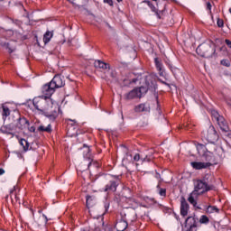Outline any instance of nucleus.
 I'll use <instances>...</instances> for the list:
<instances>
[{
  "label": "nucleus",
  "instance_id": "obj_1",
  "mask_svg": "<svg viewBox=\"0 0 231 231\" xmlns=\"http://www.w3.org/2000/svg\"><path fill=\"white\" fill-rule=\"evenodd\" d=\"M32 104L35 109L41 111L51 122H55L61 113L59 104L51 98H45L43 97H34Z\"/></svg>",
  "mask_w": 231,
  "mask_h": 231
},
{
  "label": "nucleus",
  "instance_id": "obj_2",
  "mask_svg": "<svg viewBox=\"0 0 231 231\" xmlns=\"http://www.w3.org/2000/svg\"><path fill=\"white\" fill-rule=\"evenodd\" d=\"M194 190L189 194L188 201L190 205L196 207V205H198V197L200 196V194L207 192V190H210V187H208V181L201 180H196L194 182Z\"/></svg>",
  "mask_w": 231,
  "mask_h": 231
},
{
  "label": "nucleus",
  "instance_id": "obj_3",
  "mask_svg": "<svg viewBox=\"0 0 231 231\" xmlns=\"http://www.w3.org/2000/svg\"><path fill=\"white\" fill-rule=\"evenodd\" d=\"M196 52L200 57L209 59V57H212V55L216 53V45H214L212 42H209L208 43H202L198 46Z\"/></svg>",
  "mask_w": 231,
  "mask_h": 231
},
{
  "label": "nucleus",
  "instance_id": "obj_4",
  "mask_svg": "<svg viewBox=\"0 0 231 231\" xmlns=\"http://www.w3.org/2000/svg\"><path fill=\"white\" fill-rule=\"evenodd\" d=\"M138 80H141V82L143 83L145 82L146 87H143V88H145L146 91L147 89H156V80L154 79V77L152 75L148 74L143 78H141L140 76H138L136 79H133L132 82L134 84H136Z\"/></svg>",
  "mask_w": 231,
  "mask_h": 231
},
{
  "label": "nucleus",
  "instance_id": "obj_5",
  "mask_svg": "<svg viewBox=\"0 0 231 231\" xmlns=\"http://www.w3.org/2000/svg\"><path fill=\"white\" fill-rule=\"evenodd\" d=\"M211 115L212 116H214V118L217 122L221 131H223L224 133H228L230 131V128L228 127V124L226 123V120H225V117L220 116L219 113H217V111L213 110L211 112Z\"/></svg>",
  "mask_w": 231,
  "mask_h": 231
},
{
  "label": "nucleus",
  "instance_id": "obj_6",
  "mask_svg": "<svg viewBox=\"0 0 231 231\" xmlns=\"http://www.w3.org/2000/svg\"><path fill=\"white\" fill-rule=\"evenodd\" d=\"M197 151L199 156L204 158L205 162H214V155L207 150V146H205V144L198 143Z\"/></svg>",
  "mask_w": 231,
  "mask_h": 231
},
{
  "label": "nucleus",
  "instance_id": "obj_7",
  "mask_svg": "<svg viewBox=\"0 0 231 231\" xmlns=\"http://www.w3.org/2000/svg\"><path fill=\"white\" fill-rule=\"evenodd\" d=\"M143 92L146 93L145 88H134L132 91L125 95V100H133L134 98H142Z\"/></svg>",
  "mask_w": 231,
  "mask_h": 231
},
{
  "label": "nucleus",
  "instance_id": "obj_8",
  "mask_svg": "<svg viewBox=\"0 0 231 231\" xmlns=\"http://www.w3.org/2000/svg\"><path fill=\"white\" fill-rule=\"evenodd\" d=\"M204 138L209 142V143H215L217 142L219 135H217V132H216V128L213 125H210L208 129L204 132Z\"/></svg>",
  "mask_w": 231,
  "mask_h": 231
},
{
  "label": "nucleus",
  "instance_id": "obj_9",
  "mask_svg": "<svg viewBox=\"0 0 231 231\" xmlns=\"http://www.w3.org/2000/svg\"><path fill=\"white\" fill-rule=\"evenodd\" d=\"M185 226L187 231H198V218L194 217H189L186 219Z\"/></svg>",
  "mask_w": 231,
  "mask_h": 231
},
{
  "label": "nucleus",
  "instance_id": "obj_10",
  "mask_svg": "<svg viewBox=\"0 0 231 231\" xmlns=\"http://www.w3.org/2000/svg\"><path fill=\"white\" fill-rule=\"evenodd\" d=\"M52 88L54 89H59V88H64L66 82L64 81V77L60 75H56L51 81Z\"/></svg>",
  "mask_w": 231,
  "mask_h": 231
},
{
  "label": "nucleus",
  "instance_id": "obj_11",
  "mask_svg": "<svg viewBox=\"0 0 231 231\" xmlns=\"http://www.w3.org/2000/svg\"><path fill=\"white\" fill-rule=\"evenodd\" d=\"M83 158L85 159V162H88L87 169H89L93 163V156L91 155V150L89 149V146L86 144L83 146Z\"/></svg>",
  "mask_w": 231,
  "mask_h": 231
},
{
  "label": "nucleus",
  "instance_id": "obj_12",
  "mask_svg": "<svg viewBox=\"0 0 231 231\" xmlns=\"http://www.w3.org/2000/svg\"><path fill=\"white\" fill-rule=\"evenodd\" d=\"M42 95H45L44 97L42 96L43 98H51V95L55 93V88L53 85H51V82L45 84L42 88Z\"/></svg>",
  "mask_w": 231,
  "mask_h": 231
},
{
  "label": "nucleus",
  "instance_id": "obj_13",
  "mask_svg": "<svg viewBox=\"0 0 231 231\" xmlns=\"http://www.w3.org/2000/svg\"><path fill=\"white\" fill-rule=\"evenodd\" d=\"M134 219H136V217H134ZM134 219H131L129 217L125 219H121L116 224V228L117 231H125L127 229L128 221H134Z\"/></svg>",
  "mask_w": 231,
  "mask_h": 231
},
{
  "label": "nucleus",
  "instance_id": "obj_14",
  "mask_svg": "<svg viewBox=\"0 0 231 231\" xmlns=\"http://www.w3.org/2000/svg\"><path fill=\"white\" fill-rule=\"evenodd\" d=\"M0 45L5 48V50H8L9 53H14L17 50V42L15 41H10L7 43L0 42Z\"/></svg>",
  "mask_w": 231,
  "mask_h": 231
},
{
  "label": "nucleus",
  "instance_id": "obj_15",
  "mask_svg": "<svg viewBox=\"0 0 231 231\" xmlns=\"http://www.w3.org/2000/svg\"><path fill=\"white\" fill-rule=\"evenodd\" d=\"M212 162H191V166L193 169H196L197 171H199L201 169H208V167H211Z\"/></svg>",
  "mask_w": 231,
  "mask_h": 231
},
{
  "label": "nucleus",
  "instance_id": "obj_16",
  "mask_svg": "<svg viewBox=\"0 0 231 231\" xmlns=\"http://www.w3.org/2000/svg\"><path fill=\"white\" fill-rule=\"evenodd\" d=\"M93 231H112L111 227L105 226L104 222H98L96 220L94 226H92Z\"/></svg>",
  "mask_w": 231,
  "mask_h": 231
},
{
  "label": "nucleus",
  "instance_id": "obj_17",
  "mask_svg": "<svg viewBox=\"0 0 231 231\" xmlns=\"http://www.w3.org/2000/svg\"><path fill=\"white\" fill-rule=\"evenodd\" d=\"M135 113H149L151 111V106L147 103H142L134 106Z\"/></svg>",
  "mask_w": 231,
  "mask_h": 231
},
{
  "label": "nucleus",
  "instance_id": "obj_18",
  "mask_svg": "<svg viewBox=\"0 0 231 231\" xmlns=\"http://www.w3.org/2000/svg\"><path fill=\"white\" fill-rule=\"evenodd\" d=\"M189 214V203H187V200L181 197L180 199V215L185 217Z\"/></svg>",
  "mask_w": 231,
  "mask_h": 231
},
{
  "label": "nucleus",
  "instance_id": "obj_19",
  "mask_svg": "<svg viewBox=\"0 0 231 231\" xmlns=\"http://www.w3.org/2000/svg\"><path fill=\"white\" fill-rule=\"evenodd\" d=\"M118 180L117 181H113L111 180L108 184L106 185L104 189V192H109L111 190L112 192L116 191V188L118 187Z\"/></svg>",
  "mask_w": 231,
  "mask_h": 231
},
{
  "label": "nucleus",
  "instance_id": "obj_20",
  "mask_svg": "<svg viewBox=\"0 0 231 231\" xmlns=\"http://www.w3.org/2000/svg\"><path fill=\"white\" fill-rule=\"evenodd\" d=\"M10 108L6 105H2L1 106V115L4 122L10 116Z\"/></svg>",
  "mask_w": 231,
  "mask_h": 231
},
{
  "label": "nucleus",
  "instance_id": "obj_21",
  "mask_svg": "<svg viewBox=\"0 0 231 231\" xmlns=\"http://www.w3.org/2000/svg\"><path fill=\"white\" fill-rule=\"evenodd\" d=\"M17 128L18 129H26V127H28V125H30V123L27 121L26 118L24 117H20L18 119V123H17Z\"/></svg>",
  "mask_w": 231,
  "mask_h": 231
},
{
  "label": "nucleus",
  "instance_id": "obj_22",
  "mask_svg": "<svg viewBox=\"0 0 231 231\" xmlns=\"http://www.w3.org/2000/svg\"><path fill=\"white\" fill-rule=\"evenodd\" d=\"M143 3H146V5H148V6L151 8L152 12H153L158 19H161L160 14H163V10H158L152 4H151L150 1H144Z\"/></svg>",
  "mask_w": 231,
  "mask_h": 231
},
{
  "label": "nucleus",
  "instance_id": "obj_23",
  "mask_svg": "<svg viewBox=\"0 0 231 231\" xmlns=\"http://www.w3.org/2000/svg\"><path fill=\"white\" fill-rule=\"evenodd\" d=\"M95 68H97L99 69H109V64L103 62L101 60H96L94 62Z\"/></svg>",
  "mask_w": 231,
  "mask_h": 231
},
{
  "label": "nucleus",
  "instance_id": "obj_24",
  "mask_svg": "<svg viewBox=\"0 0 231 231\" xmlns=\"http://www.w3.org/2000/svg\"><path fill=\"white\" fill-rule=\"evenodd\" d=\"M51 37H53V32L47 31L45 32V34L43 35V42L45 44H48V42H50V41H51Z\"/></svg>",
  "mask_w": 231,
  "mask_h": 231
},
{
  "label": "nucleus",
  "instance_id": "obj_25",
  "mask_svg": "<svg viewBox=\"0 0 231 231\" xmlns=\"http://www.w3.org/2000/svg\"><path fill=\"white\" fill-rule=\"evenodd\" d=\"M38 131L41 133H51V125H48L47 126L40 125Z\"/></svg>",
  "mask_w": 231,
  "mask_h": 231
},
{
  "label": "nucleus",
  "instance_id": "obj_26",
  "mask_svg": "<svg viewBox=\"0 0 231 231\" xmlns=\"http://www.w3.org/2000/svg\"><path fill=\"white\" fill-rule=\"evenodd\" d=\"M86 199H87L88 208H89V207H93V205H95V197H91V196L88 195L86 197Z\"/></svg>",
  "mask_w": 231,
  "mask_h": 231
},
{
  "label": "nucleus",
  "instance_id": "obj_27",
  "mask_svg": "<svg viewBox=\"0 0 231 231\" xmlns=\"http://www.w3.org/2000/svg\"><path fill=\"white\" fill-rule=\"evenodd\" d=\"M207 212L208 214H214V212L217 214L219 212V208H217L216 206H208L207 208Z\"/></svg>",
  "mask_w": 231,
  "mask_h": 231
},
{
  "label": "nucleus",
  "instance_id": "obj_28",
  "mask_svg": "<svg viewBox=\"0 0 231 231\" xmlns=\"http://www.w3.org/2000/svg\"><path fill=\"white\" fill-rule=\"evenodd\" d=\"M154 63H155V66H156L158 71H162L163 69V64H162V61L160 60V59L155 58Z\"/></svg>",
  "mask_w": 231,
  "mask_h": 231
},
{
  "label": "nucleus",
  "instance_id": "obj_29",
  "mask_svg": "<svg viewBox=\"0 0 231 231\" xmlns=\"http://www.w3.org/2000/svg\"><path fill=\"white\" fill-rule=\"evenodd\" d=\"M20 144L22 145V147H23V151H28L30 147V143H28V141L22 139L20 141Z\"/></svg>",
  "mask_w": 231,
  "mask_h": 231
},
{
  "label": "nucleus",
  "instance_id": "obj_30",
  "mask_svg": "<svg viewBox=\"0 0 231 231\" xmlns=\"http://www.w3.org/2000/svg\"><path fill=\"white\" fill-rule=\"evenodd\" d=\"M13 35H14V31L12 30H7L3 32V37H5V39H10V37H12Z\"/></svg>",
  "mask_w": 231,
  "mask_h": 231
},
{
  "label": "nucleus",
  "instance_id": "obj_31",
  "mask_svg": "<svg viewBox=\"0 0 231 231\" xmlns=\"http://www.w3.org/2000/svg\"><path fill=\"white\" fill-rule=\"evenodd\" d=\"M209 219L208 217L202 215L199 218V223L207 225L208 223Z\"/></svg>",
  "mask_w": 231,
  "mask_h": 231
},
{
  "label": "nucleus",
  "instance_id": "obj_32",
  "mask_svg": "<svg viewBox=\"0 0 231 231\" xmlns=\"http://www.w3.org/2000/svg\"><path fill=\"white\" fill-rule=\"evenodd\" d=\"M1 133H3L4 134H12V133L10 132V130H8V126H4L0 129Z\"/></svg>",
  "mask_w": 231,
  "mask_h": 231
},
{
  "label": "nucleus",
  "instance_id": "obj_33",
  "mask_svg": "<svg viewBox=\"0 0 231 231\" xmlns=\"http://www.w3.org/2000/svg\"><path fill=\"white\" fill-rule=\"evenodd\" d=\"M68 1H69V3L73 5V6H75V8H78V10H82V8H84L82 5H79L75 4V2H73V0H68Z\"/></svg>",
  "mask_w": 231,
  "mask_h": 231
},
{
  "label": "nucleus",
  "instance_id": "obj_34",
  "mask_svg": "<svg viewBox=\"0 0 231 231\" xmlns=\"http://www.w3.org/2000/svg\"><path fill=\"white\" fill-rule=\"evenodd\" d=\"M221 64H222V66H226V68H230V61L228 60H222Z\"/></svg>",
  "mask_w": 231,
  "mask_h": 231
},
{
  "label": "nucleus",
  "instance_id": "obj_35",
  "mask_svg": "<svg viewBox=\"0 0 231 231\" xmlns=\"http://www.w3.org/2000/svg\"><path fill=\"white\" fill-rule=\"evenodd\" d=\"M217 24L218 28H223V26H225V22H223V20L217 18Z\"/></svg>",
  "mask_w": 231,
  "mask_h": 231
},
{
  "label": "nucleus",
  "instance_id": "obj_36",
  "mask_svg": "<svg viewBox=\"0 0 231 231\" xmlns=\"http://www.w3.org/2000/svg\"><path fill=\"white\" fill-rule=\"evenodd\" d=\"M69 125H77V120L67 119Z\"/></svg>",
  "mask_w": 231,
  "mask_h": 231
},
{
  "label": "nucleus",
  "instance_id": "obj_37",
  "mask_svg": "<svg viewBox=\"0 0 231 231\" xmlns=\"http://www.w3.org/2000/svg\"><path fill=\"white\" fill-rule=\"evenodd\" d=\"M167 190L165 189H160L159 194L160 196H165Z\"/></svg>",
  "mask_w": 231,
  "mask_h": 231
},
{
  "label": "nucleus",
  "instance_id": "obj_38",
  "mask_svg": "<svg viewBox=\"0 0 231 231\" xmlns=\"http://www.w3.org/2000/svg\"><path fill=\"white\" fill-rule=\"evenodd\" d=\"M134 162H140V154L136 153V154L134 156Z\"/></svg>",
  "mask_w": 231,
  "mask_h": 231
},
{
  "label": "nucleus",
  "instance_id": "obj_39",
  "mask_svg": "<svg viewBox=\"0 0 231 231\" xmlns=\"http://www.w3.org/2000/svg\"><path fill=\"white\" fill-rule=\"evenodd\" d=\"M207 10H209V12H212V5L210 4V2L207 3Z\"/></svg>",
  "mask_w": 231,
  "mask_h": 231
},
{
  "label": "nucleus",
  "instance_id": "obj_40",
  "mask_svg": "<svg viewBox=\"0 0 231 231\" xmlns=\"http://www.w3.org/2000/svg\"><path fill=\"white\" fill-rule=\"evenodd\" d=\"M14 198L16 199L17 201V195L14 194V191H11V199L12 201H14Z\"/></svg>",
  "mask_w": 231,
  "mask_h": 231
},
{
  "label": "nucleus",
  "instance_id": "obj_41",
  "mask_svg": "<svg viewBox=\"0 0 231 231\" xmlns=\"http://www.w3.org/2000/svg\"><path fill=\"white\" fill-rule=\"evenodd\" d=\"M104 3H107L110 6H113V0H104Z\"/></svg>",
  "mask_w": 231,
  "mask_h": 231
},
{
  "label": "nucleus",
  "instance_id": "obj_42",
  "mask_svg": "<svg viewBox=\"0 0 231 231\" xmlns=\"http://www.w3.org/2000/svg\"><path fill=\"white\" fill-rule=\"evenodd\" d=\"M226 44L228 46V48H231V41L230 40H226Z\"/></svg>",
  "mask_w": 231,
  "mask_h": 231
},
{
  "label": "nucleus",
  "instance_id": "obj_43",
  "mask_svg": "<svg viewBox=\"0 0 231 231\" xmlns=\"http://www.w3.org/2000/svg\"><path fill=\"white\" fill-rule=\"evenodd\" d=\"M42 218L44 219V224L46 225L48 223V217L46 215H42Z\"/></svg>",
  "mask_w": 231,
  "mask_h": 231
},
{
  "label": "nucleus",
  "instance_id": "obj_44",
  "mask_svg": "<svg viewBox=\"0 0 231 231\" xmlns=\"http://www.w3.org/2000/svg\"><path fill=\"white\" fill-rule=\"evenodd\" d=\"M143 162H151V157L147 156L143 159Z\"/></svg>",
  "mask_w": 231,
  "mask_h": 231
},
{
  "label": "nucleus",
  "instance_id": "obj_45",
  "mask_svg": "<svg viewBox=\"0 0 231 231\" xmlns=\"http://www.w3.org/2000/svg\"><path fill=\"white\" fill-rule=\"evenodd\" d=\"M5 174V169L0 168V176H3Z\"/></svg>",
  "mask_w": 231,
  "mask_h": 231
},
{
  "label": "nucleus",
  "instance_id": "obj_46",
  "mask_svg": "<svg viewBox=\"0 0 231 231\" xmlns=\"http://www.w3.org/2000/svg\"><path fill=\"white\" fill-rule=\"evenodd\" d=\"M98 219H99V221H104V216H100V217H98Z\"/></svg>",
  "mask_w": 231,
  "mask_h": 231
},
{
  "label": "nucleus",
  "instance_id": "obj_47",
  "mask_svg": "<svg viewBox=\"0 0 231 231\" xmlns=\"http://www.w3.org/2000/svg\"><path fill=\"white\" fill-rule=\"evenodd\" d=\"M197 208H199V210L201 209V208L200 207H196Z\"/></svg>",
  "mask_w": 231,
  "mask_h": 231
},
{
  "label": "nucleus",
  "instance_id": "obj_48",
  "mask_svg": "<svg viewBox=\"0 0 231 231\" xmlns=\"http://www.w3.org/2000/svg\"><path fill=\"white\" fill-rule=\"evenodd\" d=\"M122 0H117L118 3H121Z\"/></svg>",
  "mask_w": 231,
  "mask_h": 231
},
{
  "label": "nucleus",
  "instance_id": "obj_49",
  "mask_svg": "<svg viewBox=\"0 0 231 231\" xmlns=\"http://www.w3.org/2000/svg\"><path fill=\"white\" fill-rule=\"evenodd\" d=\"M229 13L231 14V8H229Z\"/></svg>",
  "mask_w": 231,
  "mask_h": 231
},
{
  "label": "nucleus",
  "instance_id": "obj_50",
  "mask_svg": "<svg viewBox=\"0 0 231 231\" xmlns=\"http://www.w3.org/2000/svg\"><path fill=\"white\" fill-rule=\"evenodd\" d=\"M160 176V174H157L156 178H158Z\"/></svg>",
  "mask_w": 231,
  "mask_h": 231
},
{
  "label": "nucleus",
  "instance_id": "obj_51",
  "mask_svg": "<svg viewBox=\"0 0 231 231\" xmlns=\"http://www.w3.org/2000/svg\"><path fill=\"white\" fill-rule=\"evenodd\" d=\"M158 106H159V103H158V101H157V107H158Z\"/></svg>",
  "mask_w": 231,
  "mask_h": 231
},
{
  "label": "nucleus",
  "instance_id": "obj_52",
  "mask_svg": "<svg viewBox=\"0 0 231 231\" xmlns=\"http://www.w3.org/2000/svg\"><path fill=\"white\" fill-rule=\"evenodd\" d=\"M153 1H158V0H153Z\"/></svg>",
  "mask_w": 231,
  "mask_h": 231
}]
</instances>
